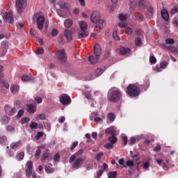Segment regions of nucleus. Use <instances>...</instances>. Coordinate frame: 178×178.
I'll list each match as a JSON object with an SVG mask.
<instances>
[{
	"instance_id": "2",
	"label": "nucleus",
	"mask_w": 178,
	"mask_h": 178,
	"mask_svg": "<svg viewBox=\"0 0 178 178\" xmlns=\"http://www.w3.org/2000/svg\"><path fill=\"white\" fill-rule=\"evenodd\" d=\"M108 99L110 102L116 103L122 99V92L116 88H112L108 92Z\"/></svg>"
},
{
	"instance_id": "41",
	"label": "nucleus",
	"mask_w": 178,
	"mask_h": 178,
	"mask_svg": "<svg viewBox=\"0 0 178 178\" xmlns=\"http://www.w3.org/2000/svg\"><path fill=\"white\" fill-rule=\"evenodd\" d=\"M32 174H33V169L26 168V175L27 177H31Z\"/></svg>"
},
{
	"instance_id": "43",
	"label": "nucleus",
	"mask_w": 178,
	"mask_h": 178,
	"mask_svg": "<svg viewBox=\"0 0 178 178\" xmlns=\"http://www.w3.org/2000/svg\"><path fill=\"white\" fill-rule=\"evenodd\" d=\"M77 145H79V142L74 141L70 147V151L73 152V149H74V148H76Z\"/></svg>"
},
{
	"instance_id": "23",
	"label": "nucleus",
	"mask_w": 178,
	"mask_h": 178,
	"mask_svg": "<svg viewBox=\"0 0 178 178\" xmlns=\"http://www.w3.org/2000/svg\"><path fill=\"white\" fill-rule=\"evenodd\" d=\"M64 35L67 40V41H72L73 36L72 35V33L70 31L67 30L65 31Z\"/></svg>"
},
{
	"instance_id": "35",
	"label": "nucleus",
	"mask_w": 178,
	"mask_h": 178,
	"mask_svg": "<svg viewBox=\"0 0 178 178\" xmlns=\"http://www.w3.org/2000/svg\"><path fill=\"white\" fill-rule=\"evenodd\" d=\"M102 73H104V70H102V68H97L95 72V74L98 77L101 76Z\"/></svg>"
},
{
	"instance_id": "44",
	"label": "nucleus",
	"mask_w": 178,
	"mask_h": 178,
	"mask_svg": "<svg viewBox=\"0 0 178 178\" xmlns=\"http://www.w3.org/2000/svg\"><path fill=\"white\" fill-rule=\"evenodd\" d=\"M118 18L121 20V22H125V20H127V17L123 14H120Z\"/></svg>"
},
{
	"instance_id": "38",
	"label": "nucleus",
	"mask_w": 178,
	"mask_h": 178,
	"mask_svg": "<svg viewBox=\"0 0 178 178\" xmlns=\"http://www.w3.org/2000/svg\"><path fill=\"white\" fill-rule=\"evenodd\" d=\"M21 79L22 81H30L31 80V76L23 75Z\"/></svg>"
},
{
	"instance_id": "34",
	"label": "nucleus",
	"mask_w": 178,
	"mask_h": 178,
	"mask_svg": "<svg viewBox=\"0 0 178 178\" xmlns=\"http://www.w3.org/2000/svg\"><path fill=\"white\" fill-rule=\"evenodd\" d=\"M116 176H118V172L116 171L110 172L108 174V178H116Z\"/></svg>"
},
{
	"instance_id": "42",
	"label": "nucleus",
	"mask_w": 178,
	"mask_h": 178,
	"mask_svg": "<svg viewBox=\"0 0 178 178\" xmlns=\"http://www.w3.org/2000/svg\"><path fill=\"white\" fill-rule=\"evenodd\" d=\"M6 131H9L10 133H13V131H15V127H13L11 125L7 126Z\"/></svg>"
},
{
	"instance_id": "11",
	"label": "nucleus",
	"mask_w": 178,
	"mask_h": 178,
	"mask_svg": "<svg viewBox=\"0 0 178 178\" xmlns=\"http://www.w3.org/2000/svg\"><path fill=\"white\" fill-rule=\"evenodd\" d=\"M83 158H77L74 159L72 164V169H80V165L83 163Z\"/></svg>"
},
{
	"instance_id": "53",
	"label": "nucleus",
	"mask_w": 178,
	"mask_h": 178,
	"mask_svg": "<svg viewBox=\"0 0 178 178\" xmlns=\"http://www.w3.org/2000/svg\"><path fill=\"white\" fill-rule=\"evenodd\" d=\"M23 115H24V111L23 109H21L18 111L17 118L19 119V118H22V116H23Z\"/></svg>"
},
{
	"instance_id": "37",
	"label": "nucleus",
	"mask_w": 178,
	"mask_h": 178,
	"mask_svg": "<svg viewBox=\"0 0 178 178\" xmlns=\"http://www.w3.org/2000/svg\"><path fill=\"white\" fill-rule=\"evenodd\" d=\"M40 155H41V149H40V147H38V149L35 151V159H40Z\"/></svg>"
},
{
	"instance_id": "22",
	"label": "nucleus",
	"mask_w": 178,
	"mask_h": 178,
	"mask_svg": "<svg viewBox=\"0 0 178 178\" xmlns=\"http://www.w3.org/2000/svg\"><path fill=\"white\" fill-rule=\"evenodd\" d=\"M105 133L106 134H110L111 136H116V131H115L112 127L107 128L105 130Z\"/></svg>"
},
{
	"instance_id": "55",
	"label": "nucleus",
	"mask_w": 178,
	"mask_h": 178,
	"mask_svg": "<svg viewBox=\"0 0 178 178\" xmlns=\"http://www.w3.org/2000/svg\"><path fill=\"white\" fill-rule=\"evenodd\" d=\"M127 166H129V168H133V166H134V161H133L131 160L127 161Z\"/></svg>"
},
{
	"instance_id": "47",
	"label": "nucleus",
	"mask_w": 178,
	"mask_h": 178,
	"mask_svg": "<svg viewBox=\"0 0 178 178\" xmlns=\"http://www.w3.org/2000/svg\"><path fill=\"white\" fill-rule=\"evenodd\" d=\"M37 55H42L44 54V49L42 47H38L36 50Z\"/></svg>"
},
{
	"instance_id": "52",
	"label": "nucleus",
	"mask_w": 178,
	"mask_h": 178,
	"mask_svg": "<svg viewBox=\"0 0 178 178\" xmlns=\"http://www.w3.org/2000/svg\"><path fill=\"white\" fill-rule=\"evenodd\" d=\"M136 141H137V139L134 137H131L129 142V145H134V144H136Z\"/></svg>"
},
{
	"instance_id": "17",
	"label": "nucleus",
	"mask_w": 178,
	"mask_h": 178,
	"mask_svg": "<svg viewBox=\"0 0 178 178\" xmlns=\"http://www.w3.org/2000/svg\"><path fill=\"white\" fill-rule=\"evenodd\" d=\"M27 111L29 113L33 115V113H35V111H37V106H35V105L33 104H28Z\"/></svg>"
},
{
	"instance_id": "63",
	"label": "nucleus",
	"mask_w": 178,
	"mask_h": 178,
	"mask_svg": "<svg viewBox=\"0 0 178 178\" xmlns=\"http://www.w3.org/2000/svg\"><path fill=\"white\" fill-rule=\"evenodd\" d=\"M92 166L93 165L91 163H88L85 165V168L86 169V170H91V169H92Z\"/></svg>"
},
{
	"instance_id": "56",
	"label": "nucleus",
	"mask_w": 178,
	"mask_h": 178,
	"mask_svg": "<svg viewBox=\"0 0 178 178\" xmlns=\"http://www.w3.org/2000/svg\"><path fill=\"white\" fill-rule=\"evenodd\" d=\"M37 118L40 120H45V119H47V117L45 116L44 114H39L38 115Z\"/></svg>"
},
{
	"instance_id": "3",
	"label": "nucleus",
	"mask_w": 178,
	"mask_h": 178,
	"mask_svg": "<svg viewBox=\"0 0 178 178\" xmlns=\"http://www.w3.org/2000/svg\"><path fill=\"white\" fill-rule=\"evenodd\" d=\"M94 54L95 56V58L92 56H89L88 60L90 63L92 65H94L98 62V59H99V57L101 56V54H102V51L101 50V46L99 44H95L94 47Z\"/></svg>"
},
{
	"instance_id": "49",
	"label": "nucleus",
	"mask_w": 178,
	"mask_h": 178,
	"mask_svg": "<svg viewBox=\"0 0 178 178\" xmlns=\"http://www.w3.org/2000/svg\"><path fill=\"white\" fill-rule=\"evenodd\" d=\"M43 136H44V132L40 131V132H38L35 138V140H40V138H41V137H42Z\"/></svg>"
},
{
	"instance_id": "13",
	"label": "nucleus",
	"mask_w": 178,
	"mask_h": 178,
	"mask_svg": "<svg viewBox=\"0 0 178 178\" xmlns=\"http://www.w3.org/2000/svg\"><path fill=\"white\" fill-rule=\"evenodd\" d=\"M83 152H84V149H81L77 152H76L74 154L72 155L69 159V162L70 163H73L74 162V159L77 158V156H80V155H82Z\"/></svg>"
},
{
	"instance_id": "20",
	"label": "nucleus",
	"mask_w": 178,
	"mask_h": 178,
	"mask_svg": "<svg viewBox=\"0 0 178 178\" xmlns=\"http://www.w3.org/2000/svg\"><path fill=\"white\" fill-rule=\"evenodd\" d=\"M161 17L165 22H168L169 20V12H168L166 9H163L161 10Z\"/></svg>"
},
{
	"instance_id": "33",
	"label": "nucleus",
	"mask_w": 178,
	"mask_h": 178,
	"mask_svg": "<svg viewBox=\"0 0 178 178\" xmlns=\"http://www.w3.org/2000/svg\"><path fill=\"white\" fill-rule=\"evenodd\" d=\"M8 141V138H6V136H0V144L2 145H5Z\"/></svg>"
},
{
	"instance_id": "58",
	"label": "nucleus",
	"mask_w": 178,
	"mask_h": 178,
	"mask_svg": "<svg viewBox=\"0 0 178 178\" xmlns=\"http://www.w3.org/2000/svg\"><path fill=\"white\" fill-rule=\"evenodd\" d=\"M125 33H126L127 34H129V35H131L132 33H133V29H131V28H130V27H127V28L125 29Z\"/></svg>"
},
{
	"instance_id": "57",
	"label": "nucleus",
	"mask_w": 178,
	"mask_h": 178,
	"mask_svg": "<svg viewBox=\"0 0 178 178\" xmlns=\"http://www.w3.org/2000/svg\"><path fill=\"white\" fill-rule=\"evenodd\" d=\"M34 99L36 104H41L42 102V98L41 97H35Z\"/></svg>"
},
{
	"instance_id": "46",
	"label": "nucleus",
	"mask_w": 178,
	"mask_h": 178,
	"mask_svg": "<svg viewBox=\"0 0 178 178\" xmlns=\"http://www.w3.org/2000/svg\"><path fill=\"white\" fill-rule=\"evenodd\" d=\"M149 62H150V63L155 65V63H156V58H155V56H150Z\"/></svg>"
},
{
	"instance_id": "7",
	"label": "nucleus",
	"mask_w": 178,
	"mask_h": 178,
	"mask_svg": "<svg viewBox=\"0 0 178 178\" xmlns=\"http://www.w3.org/2000/svg\"><path fill=\"white\" fill-rule=\"evenodd\" d=\"M56 55L61 63H66V60H67V59L66 58V53L65 52L64 49L58 50L56 53Z\"/></svg>"
},
{
	"instance_id": "4",
	"label": "nucleus",
	"mask_w": 178,
	"mask_h": 178,
	"mask_svg": "<svg viewBox=\"0 0 178 178\" xmlns=\"http://www.w3.org/2000/svg\"><path fill=\"white\" fill-rule=\"evenodd\" d=\"M127 94L131 98L140 95V88L136 84H129L127 88Z\"/></svg>"
},
{
	"instance_id": "32",
	"label": "nucleus",
	"mask_w": 178,
	"mask_h": 178,
	"mask_svg": "<svg viewBox=\"0 0 178 178\" xmlns=\"http://www.w3.org/2000/svg\"><path fill=\"white\" fill-rule=\"evenodd\" d=\"M24 158V152H19L16 156L17 161H23Z\"/></svg>"
},
{
	"instance_id": "21",
	"label": "nucleus",
	"mask_w": 178,
	"mask_h": 178,
	"mask_svg": "<svg viewBox=\"0 0 178 178\" xmlns=\"http://www.w3.org/2000/svg\"><path fill=\"white\" fill-rule=\"evenodd\" d=\"M79 26H80L81 31H86L88 29L87 22H86L84 21L80 22Z\"/></svg>"
},
{
	"instance_id": "50",
	"label": "nucleus",
	"mask_w": 178,
	"mask_h": 178,
	"mask_svg": "<svg viewBox=\"0 0 178 178\" xmlns=\"http://www.w3.org/2000/svg\"><path fill=\"white\" fill-rule=\"evenodd\" d=\"M113 37L114 40H120V38L119 37V35H118V32L116 31H114L113 32Z\"/></svg>"
},
{
	"instance_id": "8",
	"label": "nucleus",
	"mask_w": 178,
	"mask_h": 178,
	"mask_svg": "<svg viewBox=\"0 0 178 178\" xmlns=\"http://www.w3.org/2000/svg\"><path fill=\"white\" fill-rule=\"evenodd\" d=\"M60 102L62 104V105H70V104L72 102V99L69 95L63 94L60 96Z\"/></svg>"
},
{
	"instance_id": "5",
	"label": "nucleus",
	"mask_w": 178,
	"mask_h": 178,
	"mask_svg": "<svg viewBox=\"0 0 178 178\" xmlns=\"http://www.w3.org/2000/svg\"><path fill=\"white\" fill-rule=\"evenodd\" d=\"M27 6V0H16L15 8L18 13H23L24 8Z\"/></svg>"
},
{
	"instance_id": "19",
	"label": "nucleus",
	"mask_w": 178,
	"mask_h": 178,
	"mask_svg": "<svg viewBox=\"0 0 178 178\" xmlns=\"http://www.w3.org/2000/svg\"><path fill=\"white\" fill-rule=\"evenodd\" d=\"M138 0H129L130 11L134 12V8L137 6Z\"/></svg>"
},
{
	"instance_id": "25",
	"label": "nucleus",
	"mask_w": 178,
	"mask_h": 178,
	"mask_svg": "<svg viewBox=\"0 0 178 178\" xmlns=\"http://www.w3.org/2000/svg\"><path fill=\"white\" fill-rule=\"evenodd\" d=\"M88 31H84L83 32H80L78 34L79 38H87L88 37Z\"/></svg>"
},
{
	"instance_id": "36",
	"label": "nucleus",
	"mask_w": 178,
	"mask_h": 178,
	"mask_svg": "<svg viewBox=\"0 0 178 178\" xmlns=\"http://www.w3.org/2000/svg\"><path fill=\"white\" fill-rule=\"evenodd\" d=\"M29 127L31 130H34L38 127V124L35 122H33L29 125Z\"/></svg>"
},
{
	"instance_id": "54",
	"label": "nucleus",
	"mask_w": 178,
	"mask_h": 178,
	"mask_svg": "<svg viewBox=\"0 0 178 178\" xmlns=\"http://www.w3.org/2000/svg\"><path fill=\"white\" fill-rule=\"evenodd\" d=\"M60 160V154H56V155L54 156V162H59Z\"/></svg>"
},
{
	"instance_id": "48",
	"label": "nucleus",
	"mask_w": 178,
	"mask_h": 178,
	"mask_svg": "<svg viewBox=\"0 0 178 178\" xmlns=\"http://www.w3.org/2000/svg\"><path fill=\"white\" fill-rule=\"evenodd\" d=\"M170 15H175V13H178V6H175L174 8L170 10Z\"/></svg>"
},
{
	"instance_id": "14",
	"label": "nucleus",
	"mask_w": 178,
	"mask_h": 178,
	"mask_svg": "<svg viewBox=\"0 0 178 178\" xmlns=\"http://www.w3.org/2000/svg\"><path fill=\"white\" fill-rule=\"evenodd\" d=\"M17 109H20V102L19 100L15 102V107L10 111V116H13V115H15V113L17 112Z\"/></svg>"
},
{
	"instance_id": "9",
	"label": "nucleus",
	"mask_w": 178,
	"mask_h": 178,
	"mask_svg": "<svg viewBox=\"0 0 178 178\" xmlns=\"http://www.w3.org/2000/svg\"><path fill=\"white\" fill-rule=\"evenodd\" d=\"M1 16L4 18V20L9 22L11 24H13V13L12 11L3 13Z\"/></svg>"
},
{
	"instance_id": "59",
	"label": "nucleus",
	"mask_w": 178,
	"mask_h": 178,
	"mask_svg": "<svg viewBox=\"0 0 178 178\" xmlns=\"http://www.w3.org/2000/svg\"><path fill=\"white\" fill-rule=\"evenodd\" d=\"M26 169H33V161H29L26 163Z\"/></svg>"
},
{
	"instance_id": "1",
	"label": "nucleus",
	"mask_w": 178,
	"mask_h": 178,
	"mask_svg": "<svg viewBox=\"0 0 178 178\" xmlns=\"http://www.w3.org/2000/svg\"><path fill=\"white\" fill-rule=\"evenodd\" d=\"M92 23L95 24V28L97 31L104 29V20L101 19V15L98 11H93L90 15Z\"/></svg>"
},
{
	"instance_id": "6",
	"label": "nucleus",
	"mask_w": 178,
	"mask_h": 178,
	"mask_svg": "<svg viewBox=\"0 0 178 178\" xmlns=\"http://www.w3.org/2000/svg\"><path fill=\"white\" fill-rule=\"evenodd\" d=\"M156 162H157L159 166H161L164 170H168L169 168H172V165L169 163V159H165V160L156 159Z\"/></svg>"
},
{
	"instance_id": "64",
	"label": "nucleus",
	"mask_w": 178,
	"mask_h": 178,
	"mask_svg": "<svg viewBox=\"0 0 178 178\" xmlns=\"http://www.w3.org/2000/svg\"><path fill=\"white\" fill-rule=\"evenodd\" d=\"M168 48L172 52H177V47H175L174 46H169Z\"/></svg>"
},
{
	"instance_id": "40",
	"label": "nucleus",
	"mask_w": 178,
	"mask_h": 178,
	"mask_svg": "<svg viewBox=\"0 0 178 178\" xmlns=\"http://www.w3.org/2000/svg\"><path fill=\"white\" fill-rule=\"evenodd\" d=\"M102 175H104V170H99L97 172L96 176L95 177V178H99L102 176Z\"/></svg>"
},
{
	"instance_id": "10",
	"label": "nucleus",
	"mask_w": 178,
	"mask_h": 178,
	"mask_svg": "<svg viewBox=\"0 0 178 178\" xmlns=\"http://www.w3.org/2000/svg\"><path fill=\"white\" fill-rule=\"evenodd\" d=\"M118 51L120 56H127V55H130L131 54V49L129 47H120Z\"/></svg>"
},
{
	"instance_id": "15",
	"label": "nucleus",
	"mask_w": 178,
	"mask_h": 178,
	"mask_svg": "<svg viewBox=\"0 0 178 178\" xmlns=\"http://www.w3.org/2000/svg\"><path fill=\"white\" fill-rule=\"evenodd\" d=\"M149 5L148 0H140L138 4L139 9H145Z\"/></svg>"
},
{
	"instance_id": "24",
	"label": "nucleus",
	"mask_w": 178,
	"mask_h": 178,
	"mask_svg": "<svg viewBox=\"0 0 178 178\" xmlns=\"http://www.w3.org/2000/svg\"><path fill=\"white\" fill-rule=\"evenodd\" d=\"M10 120V118L6 115L3 116L1 119V124H8Z\"/></svg>"
},
{
	"instance_id": "12",
	"label": "nucleus",
	"mask_w": 178,
	"mask_h": 178,
	"mask_svg": "<svg viewBox=\"0 0 178 178\" xmlns=\"http://www.w3.org/2000/svg\"><path fill=\"white\" fill-rule=\"evenodd\" d=\"M44 22H45V17L42 16L38 17L37 24H38V29H39V30H42V29H44Z\"/></svg>"
},
{
	"instance_id": "28",
	"label": "nucleus",
	"mask_w": 178,
	"mask_h": 178,
	"mask_svg": "<svg viewBox=\"0 0 178 178\" xmlns=\"http://www.w3.org/2000/svg\"><path fill=\"white\" fill-rule=\"evenodd\" d=\"M72 24H73V21H72V19H65L64 22L65 26L67 27V29H69L70 27H72Z\"/></svg>"
},
{
	"instance_id": "18",
	"label": "nucleus",
	"mask_w": 178,
	"mask_h": 178,
	"mask_svg": "<svg viewBox=\"0 0 178 178\" xmlns=\"http://www.w3.org/2000/svg\"><path fill=\"white\" fill-rule=\"evenodd\" d=\"M49 149H47L42 154V156H41V162L42 163H44V162H45L47 161V159H48V158H49Z\"/></svg>"
},
{
	"instance_id": "30",
	"label": "nucleus",
	"mask_w": 178,
	"mask_h": 178,
	"mask_svg": "<svg viewBox=\"0 0 178 178\" xmlns=\"http://www.w3.org/2000/svg\"><path fill=\"white\" fill-rule=\"evenodd\" d=\"M107 119L112 123L115 121V114L113 113H110L107 115Z\"/></svg>"
},
{
	"instance_id": "29",
	"label": "nucleus",
	"mask_w": 178,
	"mask_h": 178,
	"mask_svg": "<svg viewBox=\"0 0 178 178\" xmlns=\"http://www.w3.org/2000/svg\"><path fill=\"white\" fill-rule=\"evenodd\" d=\"M21 145H22V143L20 142L13 143L10 145V148L12 149H16V148H19V147H20Z\"/></svg>"
},
{
	"instance_id": "51",
	"label": "nucleus",
	"mask_w": 178,
	"mask_h": 178,
	"mask_svg": "<svg viewBox=\"0 0 178 178\" xmlns=\"http://www.w3.org/2000/svg\"><path fill=\"white\" fill-rule=\"evenodd\" d=\"M135 44L138 47H140V45H141V38L140 37L136 38L135 40Z\"/></svg>"
},
{
	"instance_id": "60",
	"label": "nucleus",
	"mask_w": 178,
	"mask_h": 178,
	"mask_svg": "<svg viewBox=\"0 0 178 178\" xmlns=\"http://www.w3.org/2000/svg\"><path fill=\"white\" fill-rule=\"evenodd\" d=\"M110 56H111V50L106 49L104 52V58H109Z\"/></svg>"
},
{
	"instance_id": "27",
	"label": "nucleus",
	"mask_w": 178,
	"mask_h": 178,
	"mask_svg": "<svg viewBox=\"0 0 178 178\" xmlns=\"http://www.w3.org/2000/svg\"><path fill=\"white\" fill-rule=\"evenodd\" d=\"M44 170H45L46 173L51 174V173H54V172H55V168L46 165L44 167Z\"/></svg>"
},
{
	"instance_id": "45",
	"label": "nucleus",
	"mask_w": 178,
	"mask_h": 178,
	"mask_svg": "<svg viewBox=\"0 0 178 178\" xmlns=\"http://www.w3.org/2000/svg\"><path fill=\"white\" fill-rule=\"evenodd\" d=\"M168 65V63L166 61H163L160 63V67H161V69H166Z\"/></svg>"
},
{
	"instance_id": "26",
	"label": "nucleus",
	"mask_w": 178,
	"mask_h": 178,
	"mask_svg": "<svg viewBox=\"0 0 178 178\" xmlns=\"http://www.w3.org/2000/svg\"><path fill=\"white\" fill-rule=\"evenodd\" d=\"M108 140L111 144H116L118 143V138L115 135L108 137Z\"/></svg>"
},
{
	"instance_id": "39",
	"label": "nucleus",
	"mask_w": 178,
	"mask_h": 178,
	"mask_svg": "<svg viewBox=\"0 0 178 178\" xmlns=\"http://www.w3.org/2000/svg\"><path fill=\"white\" fill-rule=\"evenodd\" d=\"M29 122H30V118L25 117L21 119L20 123H22V124H26V123H29Z\"/></svg>"
},
{
	"instance_id": "16",
	"label": "nucleus",
	"mask_w": 178,
	"mask_h": 178,
	"mask_svg": "<svg viewBox=\"0 0 178 178\" xmlns=\"http://www.w3.org/2000/svg\"><path fill=\"white\" fill-rule=\"evenodd\" d=\"M154 12L155 10L152 8V6H149L147 8L145 15L148 19H152V17H154Z\"/></svg>"
},
{
	"instance_id": "62",
	"label": "nucleus",
	"mask_w": 178,
	"mask_h": 178,
	"mask_svg": "<svg viewBox=\"0 0 178 178\" xmlns=\"http://www.w3.org/2000/svg\"><path fill=\"white\" fill-rule=\"evenodd\" d=\"M58 29H53L51 31L52 37H56V35H58Z\"/></svg>"
},
{
	"instance_id": "61",
	"label": "nucleus",
	"mask_w": 178,
	"mask_h": 178,
	"mask_svg": "<svg viewBox=\"0 0 178 178\" xmlns=\"http://www.w3.org/2000/svg\"><path fill=\"white\" fill-rule=\"evenodd\" d=\"M166 44H175V40L172 38H168L165 40Z\"/></svg>"
},
{
	"instance_id": "31",
	"label": "nucleus",
	"mask_w": 178,
	"mask_h": 178,
	"mask_svg": "<svg viewBox=\"0 0 178 178\" xmlns=\"http://www.w3.org/2000/svg\"><path fill=\"white\" fill-rule=\"evenodd\" d=\"M19 86L17 85H12L10 87L11 92H19Z\"/></svg>"
}]
</instances>
